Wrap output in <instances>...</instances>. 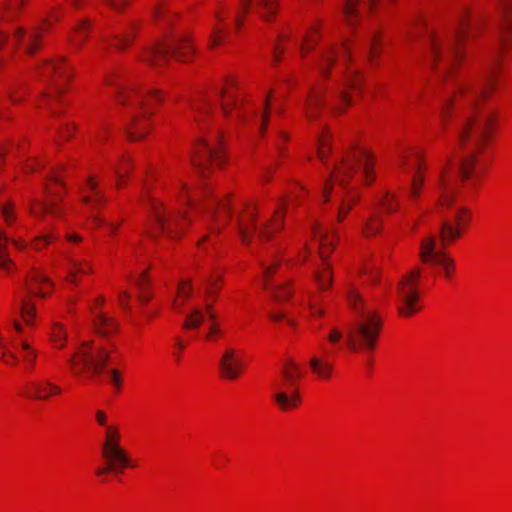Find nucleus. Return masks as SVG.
Masks as SVG:
<instances>
[{
  "mask_svg": "<svg viewBox=\"0 0 512 512\" xmlns=\"http://www.w3.org/2000/svg\"><path fill=\"white\" fill-rule=\"evenodd\" d=\"M346 297L354 313V319L347 329L346 344L356 352L373 351L382 329V319L376 310L365 304L353 287L347 289Z\"/></svg>",
  "mask_w": 512,
  "mask_h": 512,
  "instance_id": "nucleus-3",
  "label": "nucleus"
},
{
  "mask_svg": "<svg viewBox=\"0 0 512 512\" xmlns=\"http://www.w3.org/2000/svg\"><path fill=\"white\" fill-rule=\"evenodd\" d=\"M381 227V221L377 217L371 218L365 225V233L367 235L376 234Z\"/></svg>",
  "mask_w": 512,
  "mask_h": 512,
  "instance_id": "nucleus-47",
  "label": "nucleus"
},
{
  "mask_svg": "<svg viewBox=\"0 0 512 512\" xmlns=\"http://www.w3.org/2000/svg\"><path fill=\"white\" fill-rule=\"evenodd\" d=\"M205 312L203 309L196 307L193 308L186 316L183 322V328L186 330L198 329L204 322Z\"/></svg>",
  "mask_w": 512,
  "mask_h": 512,
  "instance_id": "nucleus-32",
  "label": "nucleus"
},
{
  "mask_svg": "<svg viewBox=\"0 0 512 512\" xmlns=\"http://www.w3.org/2000/svg\"><path fill=\"white\" fill-rule=\"evenodd\" d=\"M1 359L4 361V363L11 366L16 365L18 362V357L15 355V353L8 349H4Z\"/></svg>",
  "mask_w": 512,
  "mask_h": 512,
  "instance_id": "nucleus-53",
  "label": "nucleus"
},
{
  "mask_svg": "<svg viewBox=\"0 0 512 512\" xmlns=\"http://www.w3.org/2000/svg\"><path fill=\"white\" fill-rule=\"evenodd\" d=\"M343 337V332L337 327H332L328 334V340L332 344L338 343Z\"/></svg>",
  "mask_w": 512,
  "mask_h": 512,
  "instance_id": "nucleus-55",
  "label": "nucleus"
},
{
  "mask_svg": "<svg viewBox=\"0 0 512 512\" xmlns=\"http://www.w3.org/2000/svg\"><path fill=\"white\" fill-rule=\"evenodd\" d=\"M470 211L460 207L455 211L453 219H445L440 225L439 235L442 246L455 241L461 236L462 230L468 225Z\"/></svg>",
  "mask_w": 512,
  "mask_h": 512,
  "instance_id": "nucleus-17",
  "label": "nucleus"
},
{
  "mask_svg": "<svg viewBox=\"0 0 512 512\" xmlns=\"http://www.w3.org/2000/svg\"><path fill=\"white\" fill-rule=\"evenodd\" d=\"M354 201H355V198H353V197H348V198L342 200V202L339 206L338 215H337L338 221H342L345 218V216L351 210Z\"/></svg>",
  "mask_w": 512,
  "mask_h": 512,
  "instance_id": "nucleus-44",
  "label": "nucleus"
},
{
  "mask_svg": "<svg viewBox=\"0 0 512 512\" xmlns=\"http://www.w3.org/2000/svg\"><path fill=\"white\" fill-rule=\"evenodd\" d=\"M220 333V329L217 324L212 323L209 327V331L206 335V339H211L213 336L218 335Z\"/></svg>",
  "mask_w": 512,
  "mask_h": 512,
  "instance_id": "nucleus-63",
  "label": "nucleus"
},
{
  "mask_svg": "<svg viewBox=\"0 0 512 512\" xmlns=\"http://www.w3.org/2000/svg\"><path fill=\"white\" fill-rule=\"evenodd\" d=\"M248 218V221L238 219V232L241 241L246 245L250 243L254 234H257L261 241H266L270 239L273 232L283 227L284 216L279 209L275 211L274 219L261 228L256 225V214L254 212H250Z\"/></svg>",
  "mask_w": 512,
  "mask_h": 512,
  "instance_id": "nucleus-12",
  "label": "nucleus"
},
{
  "mask_svg": "<svg viewBox=\"0 0 512 512\" xmlns=\"http://www.w3.org/2000/svg\"><path fill=\"white\" fill-rule=\"evenodd\" d=\"M313 234L319 238V255L322 259L321 269L313 273V278L321 290L328 289L332 284L333 271L328 256L334 247V239L328 232H322L317 223L312 226Z\"/></svg>",
  "mask_w": 512,
  "mask_h": 512,
  "instance_id": "nucleus-13",
  "label": "nucleus"
},
{
  "mask_svg": "<svg viewBox=\"0 0 512 512\" xmlns=\"http://www.w3.org/2000/svg\"><path fill=\"white\" fill-rule=\"evenodd\" d=\"M102 457L106 461V466L98 468L97 475L119 473L121 469L130 465L127 452L120 446V434L117 430L107 428L106 440L102 445Z\"/></svg>",
  "mask_w": 512,
  "mask_h": 512,
  "instance_id": "nucleus-9",
  "label": "nucleus"
},
{
  "mask_svg": "<svg viewBox=\"0 0 512 512\" xmlns=\"http://www.w3.org/2000/svg\"><path fill=\"white\" fill-rule=\"evenodd\" d=\"M324 94L323 88L314 86L310 89L304 104V111L308 119H314L318 110L323 106Z\"/></svg>",
  "mask_w": 512,
  "mask_h": 512,
  "instance_id": "nucleus-24",
  "label": "nucleus"
},
{
  "mask_svg": "<svg viewBox=\"0 0 512 512\" xmlns=\"http://www.w3.org/2000/svg\"><path fill=\"white\" fill-rule=\"evenodd\" d=\"M497 12L498 46L489 67L479 79L452 82L441 108L444 126L449 117L456 120L458 144L466 153L458 170L463 180L470 178L477 163L476 153L485 148L496 126V111L484 100L496 86L504 46L512 38V1L497 0Z\"/></svg>",
  "mask_w": 512,
  "mask_h": 512,
  "instance_id": "nucleus-1",
  "label": "nucleus"
},
{
  "mask_svg": "<svg viewBox=\"0 0 512 512\" xmlns=\"http://www.w3.org/2000/svg\"><path fill=\"white\" fill-rule=\"evenodd\" d=\"M219 367L223 378L233 380L243 372L244 362L237 349L227 347L220 358Z\"/></svg>",
  "mask_w": 512,
  "mask_h": 512,
  "instance_id": "nucleus-19",
  "label": "nucleus"
},
{
  "mask_svg": "<svg viewBox=\"0 0 512 512\" xmlns=\"http://www.w3.org/2000/svg\"><path fill=\"white\" fill-rule=\"evenodd\" d=\"M420 258L424 263L432 262L441 266L446 277H449L454 269V261L444 251L436 250V239L432 235L421 242Z\"/></svg>",
  "mask_w": 512,
  "mask_h": 512,
  "instance_id": "nucleus-18",
  "label": "nucleus"
},
{
  "mask_svg": "<svg viewBox=\"0 0 512 512\" xmlns=\"http://www.w3.org/2000/svg\"><path fill=\"white\" fill-rule=\"evenodd\" d=\"M27 0H7L3 3L5 15L3 17L14 18L19 15L22 6Z\"/></svg>",
  "mask_w": 512,
  "mask_h": 512,
  "instance_id": "nucleus-37",
  "label": "nucleus"
},
{
  "mask_svg": "<svg viewBox=\"0 0 512 512\" xmlns=\"http://www.w3.org/2000/svg\"><path fill=\"white\" fill-rule=\"evenodd\" d=\"M42 36L41 27H35L31 33L29 34V39L27 44L25 45V51L28 54H34L36 50L39 48V40Z\"/></svg>",
  "mask_w": 512,
  "mask_h": 512,
  "instance_id": "nucleus-38",
  "label": "nucleus"
},
{
  "mask_svg": "<svg viewBox=\"0 0 512 512\" xmlns=\"http://www.w3.org/2000/svg\"><path fill=\"white\" fill-rule=\"evenodd\" d=\"M227 213L228 216H230V207L228 203L225 201H218L215 200L211 204H204V213L213 221L214 227L212 228L213 231L219 232L220 228L218 227L219 222V214Z\"/></svg>",
  "mask_w": 512,
  "mask_h": 512,
  "instance_id": "nucleus-27",
  "label": "nucleus"
},
{
  "mask_svg": "<svg viewBox=\"0 0 512 512\" xmlns=\"http://www.w3.org/2000/svg\"><path fill=\"white\" fill-rule=\"evenodd\" d=\"M69 273H68V276H67V281L71 282V283H76V277L75 275L77 273H80V274H85V273H88L89 272V268H84L83 267V263L78 261V260H75V259H70L69 260Z\"/></svg>",
  "mask_w": 512,
  "mask_h": 512,
  "instance_id": "nucleus-39",
  "label": "nucleus"
},
{
  "mask_svg": "<svg viewBox=\"0 0 512 512\" xmlns=\"http://www.w3.org/2000/svg\"><path fill=\"white\" fill-rule=\"evenodd\" d=\"M219 101L222 111L225 115H228L230 111L238 106V100L236 95L227 89H221L219 92Z\"/></svg>",
  "mask_w": 512,
  "mask_h": 512,
  "instance_id": "nucleus-33",
  "label": "nucleus"
},
{
  "mask_svg": "<svg viewBox=\"0 0 512 512\" xmlns=\"http://www.w3.org/2000/svg\"><path fill=\"white\" fill-rule=\"evenodd\" d=\"M359 83H360V78H359L358 72L353 71L347 77L345 85H346V88L356 89V88H358Z\"/></svg>",
  "mask_w": 512,
  "mask_h": 512,
  "instance_id": "nucleus-54",
  "label": "nucleus"
},
{
  "mask_svg": "<svg viewBox=\"0 0 512 512\" xmlns=\"http://www.w3.org/2000/svg\"><path fill=\"white\" fill-rule=\"evenodd\" d=\"M111 352L102 346H95L93 342H82L75 352L68 358V364L75 375L85 371L99 375L111 359Z\"/></svg>",
  "mask_w": 512,
  "mask_h": 512,
  "instance_id": "nucleus-7",
  "label": "nucleus"
},
{
  "mask_svg": "<svg viewBox=\"0 0 512 512\" xmlns=\"http://www.w3.org/2000/svg\"><path fill=\"white\" fill-rule=\"evenodd\" d=\"M359 3H360V0H345V2L343 4L342 13H343L345 22L349 26H354L356 24V21L359 17V11H358Z\"/></svg>",
  "mask_w": 512,
  "mask_h": 512,
  "instance_id": "nucleus-31",
  "label": "nucleus"
},
{
  "mask_svg": "<svg viewBox=\"0 0 512 512\" xmlns=\"http://www.w3.org/2000/svg\"><path fill=\"white\" fill-rule=\"evenodd\" d=\"M117 102L132 109L130 123L127 127L128 137L132 140H141L146 135L147 116L153 113L154 106L160 102L157 90L146 93L133 88H121L116 95Z\"/></svg>",
  "mask_w": 512,
  "mask_h": 512,
  "instance_id": "nucleus-4",
  "label": "nucleus"
},
{
  "mask_svg": "<svg viewBox=\"0 0 512 512\" xmlns=\"http://www.w3.org/2000/svg\"><path fill=\"white\" fill-rule=\"evenodd\" d=\"M24 288L27 295L21 299L20 311L24 322L32 325L36 316V307L30 296L47 297L51 293L53 283L40 272H33L25 279Z\"/></svg>",
  "mask_w": 512,
  "mask_h": 512,
  "instance_id": "nucleus-10",
  "label": "nucleus"
},
{
  "mask_svg": "<svg viewBox=\"0 0 512 512\" xmlns=\"http://www.w3.org/2000/svg\"><path fill=\"white\" fill-rule=\"evenodd\" d=\"M456 186L457 175H452L446 171L442 172L438 183L439 202L442 206L450 207L452 205Z\"/></svg>",
  "mask_w": 512,
  "mask_h": 512,
  "instance_id": "nucleus-20",
  "label": "nucleus"
},
{
  "mask_svg": "<svg viewBox=\"0 0 512 512\" xmlns=\"http://www.w3.org/2000/svg\"><path fill=\"white\" fill-rule=\"evenodd\" d=\"M368 57L372 62L374 58L377 56L378 51L380 49L379 35L377 32H373L370 34L368 39Z\"/></svg>",
  "mask_w": 512,
  "mask_h": 512,
  "instance_id": "nucleus-41",
  "label": "nucleus"
},
{
  "mask_svg": "<svg viewBox=\"0 0 512 512\" xmlns=\"http://www.w3.org/2000/svg\"><path fill=\"white\" fill-rule=\"evenodd\" d=\"M90 191L94 194V198L91 196H83L82 201L84 204L96 208L98 207L102 202L105 201V197L102 192H100L97 188L96 182L92 179H88L87 183Z\"/></svg>",
  "mask_w": 512,
  "mask_h": 512,
  "instance_id": "nucleus-35",
  "label": "nucleus"
},
{
  "mask_svg": "<svg viewBox=\"0 0 512 512\" xmlns=\"http://www.w3.org/2000/svg\"><path fill=\"white\" fill-rule=\"evenodd\" d=\"M220 281L219 278H216V277H207L205 279V283L207 285V288L205 290V294L206 295H211L213 293V288L216 287V285L218 284V282Z\"/></svg>",
  "mask_w": 512,
  "mask_h": 512,
  "instance_id": "nucleus-57",
  "label": "nucleus"
},
{
  "mask_svg": "<svg viewBox=\"0 0 512 512\" xmlns=\"http://www.w3.org/2000/svg\"><path fill=\"white\" fill-rule=\"evenodd\" d=\"M89 29L90 24L88 20L81 21L75 28V38L73 39L74 44H78V42L80 44L81 42H83L88 35Z\"/></svg>",
  "mask_w": 512,
  "mask_h": 512,
  "instance_id": "nucleus-42",
  "label": "nucleus"
},
{
  "mask_svg": "<svg viewBox=\"0 0 512 512\" xmlns=\"http://www.w3.org/2000/svg\"><path fill=\"white\" fill-rule=\"evenodd\" d=\"M29 397L35 400H48L52 395L59 394L61 387L47 379L33 381L29 385Z\"/></svg>",
  "mask_w": 512,
  "mask_h": 512,
  "instance_id": "nucleus-22",
  "label": "nucleus"
},
{
  "mask_svg": "<svg viewBox=\"0 0 512 512\" xmlns=\"http://www.w3.org/2000/svg\"><path fill=\"white\" fill-rule=\"evenodd\" d=\"M107 376L111 384L115 387V389L120 390L122 386V377L120 371L114 368L109 369L107 371Z\"/></svg>",
  "mask_w": 512,
  "mask_h": 512,
  "instance_id": "nucleus-45",
  "label": "nucleus"
},
{
  "mask_svg": "<svg viewBox=\"0 0 512 512\" xmlns=\"http://www.w3.org/2000/svg\"><path fill=\"white\" fill-rule=\"evenodd\" d=\"M482 29L480 17H471L464 13L451 33L442 35L431 32L428 37V64L446 77L462 59V44L465 39L477 36Z\"/></svg>",
  "mask_w": 512,
  "mask_h": 512,
  "instance_id": "nucleus-2",
  "label": "nucleus"
},
{
  "mask_svg": "<svg viewBox=\"0 0 512 512\" xmlns=\"http://www.w3.org/2000/svg\"><path fill=\"white\" fill-rule=\"evenodd\" d=\"M179 293L185 297V298H189L191 296V293H192V286L189 282H183L180 287H179Z\"/></svg>",
  "mask_w": 512,
  "mask_h": 512,
  "instance_id": "nucleus-58",
  "label": "nucleus"
},
{
  "mask_svg": "<svg viewBox=\"0 0 512 512\" xmlns=\"http://www.w3.org/2000/svg\"><path fill=\"white\" fill-rule=\"evenodd\" d=\"M192 109L193 111L196 113V114H204V113H207L208 110L210 109V104H209V101L208 100H203L202 103H199V104H195L192 106ZM195 121H199V117L198 115H195Z\"/></svg>",
  "mask_w": 512,
  "mask_h": 512,
  "instance_id": "nucleus-52",
  "label": "nucleus"
},
{
  "mask_svg": "<svg viewBox=\"0 0 512 512\" xmlns=\"http://www.w3.org/2000/svg\"><path fill=\"white\" fill-rule=\"evenodd\" d=\"M257 6L261 9V17L267 21L270 20V16L273 15L276 10L275 0H257Z\"/></svg>",
  "mask_w": 512,
  "mask_h": 512,
  "instance_id": "nucleus-40",
  "label": "nucleus"
},
{
  "mask_svg": "<svg viewBox=\"0 0 512 512\" xmlns=\"http://www.w3.org/2000/svg\"><path fill=\"white\" fill-rule=\"evenodd\" d=\"M193 53L194 48L190 40L186 36H176L148 47L144 50L141 59L150 66L159 67L168 62L170 56L185 62Z\"/></svg>",
  "mask_w": 512,
  "mask_h": 512,
  "instance_id": "nucleus-6",
  "label": "nucleus"
},
{
  "mask_svg": "<svg viewBox=\"0 0 512 512\" xmlns=\"http://www.w3.org/2000/svg\"><path fill=\"white\" fill-rule=\"evenodd\" d=\"M356 167L362 169L367 183L373 181L374 176L371 171V158L369 153L364 149L356 150L345 157L340 164L335 166L329 179L326 181L323 187V199L325 202L329 200L333 183L335 182L345 187L347 180L352 176Z\"/></svg>",
  "mask_w": 512,
  "mask_h": 512,
  "instance_id": "nucleus-5",
  "label": "nucleus"
},
{
  "mask_svg": "<svg viewBox=\"0 0 512 512\" xmlns=\"http://www.w3.org/2000/svg\"><path fill=\"white\" fill-rule=\"evenodd\" d=\"M8 237L0 232V269L10 272L15 266L14 262L7 254Z\"/></svg>",
  "mask_w": 512,
  "mask_h": 512,
  "instance_id": "nucleus-34",
  "label": "nucleus"
},
{
  "mask_svg": "<svg viewBox=\"0 0 512 512\" xmlns=\"http://www.w3.org/2000/svg\"><path fill=\"white\" fill-rule=\"evenodd\" d=\"M283 383L288 388L292 389L291 394L286 391L278 390L274 395L273 399L282 410L293 409L297 407L301 400L298 390L295 388V379L300 377L299 367L292 361L289 360L282 371Z\"/></svg>",
  "mask_w": 512,
  "mask_h": 512,
  "instance_id": "nucleus-15",
  "label": "nucleus"
},
{
  "mask_svg": "<svg viewBox=\"0 0 512 512\" xmlns=\"http://www.w3.org/2000/svg\"><path fill=\"white\" fill-rule=\"evenodd\" d=\"M19 346L23 351V361L27 364V369L31 370L34 367L37 351L34 350L26 340H21Z\"/></svg>",
  "mask_w": 512,
  "mask_h": 512,
  "instance_id": "nucleus-36",
  "label": "nucleus"
},
{
  "mask_svg": "<svg viewBox=\"0 0 512 512\" xmlns=\"http://www.w3.org/2000/svg\"><path fill=\"white\" fill-rule=\"evenodd\" d=\"M45 192L49 199L45 202H40L38 209L34 208L33 205L29 208L30 213L35 217L43 218L46 213H50L55 216L59 215V209L57 208L56 201L51 198L53 192L48 187L45 188Z\"/></svg>",
  "mask_w": 512,
  "mask_h": 512,
  "instance_id": "nucleus-29",
  "label": "nucleus"
},
{
  "mask_svg": "<svg viewBox=\"0 0 512 512\" xmlns=\"http://www.w3.org/2000/svg\"><path fill=\"white\" fill-rule=\"evenodd\" d=\"M340 54L343 55L345 61L349 58L350 46L348 42H345L341 49L330 48L321 56V60L317 64L321 75L328 77L330 67L335 64Z\"/></svg>",
  "mask_w": 512,
  "mask_h": 512,
  "instance_id": "nucleus-21",
  "label": "nucleus"
},
{
  "mask_svg": "<svg viewBox=\"0 0 512 512\" xmlns=\"http://www.w3.org/2000/svg\"><path fill=\"white\" fill-rule=\"evenodd\" d=\"M330 153V149L327 145V138L326 136H321L319 139V145H318V157L325 161L327 155Z\"/></svg>",
  "mask_w": 512,
  "mask_h": 512,
  "instance_id": "nucleus-49",
  "label": "nucleus"
},
{
  "mask_svg": "<svg viewBox=\"0 0 512 512\" xmlns=\"http://www.w3.org/2000/svg\"><path fill=\"white\" fill-rule=\"evenodd\" d=\"M222 33H223V31L220 28L214 27L212 29V32H211V35L209 38V45L211 48H214L221 43Z\"/></svg>",
  "mask_w": 512,
  "mask_h": 512,
  "instance_id": "nucleus-51",
  "label": "nucleus"
},
{
  "mask_svg": "<svg viewBox=\"0 0 512 512\" xmlns=\"http://www.w3.org/2000/svg\"><path fill=\"white\" fill-rule=\"evenodd\" d=\"M419 156H415L413 161L408 159L407 157H403L400 162V167L403 170L415 169L416 174L412 178L410 194L412 197L416 198L420 194L421 187L423 185V178L419 175L420 167L418 165Z\"/></svg>",
  "mask_w": 512,
  "mask_h": 512,
  "instance_id": "nucleus-25",
  "label": "nucleus"
},
{
  "mask_svg": "<svg viewBox=\"0 0 512 512\" xmlns=\"http://www.w3.org/2000/svg\"><path fill=\"white\" fill-rule=\"evenodd\" d=\"M129 298L130 295L128 292H120L119 293V304L123 309H129Z\"/></svg>",
  "mask_w": 512,
  "mask_h": 512,
  "instance_id": "nucleus-60",
  "label": "nucleus"
},
{
  "mask_svg": "<svg viewBox=\"0 0 512 512\" xmlns=\"http://www.w3.org/2000/svg\"><path fill=\"white\" fill-rule=\"evenodd\" d=\"M93 325L98 334L103 337H108L115 333L117 330V324L115 320L103 313H94Z\"/></svg>",
  "mask_w": 512,
  "mask_h": 512,
  "instance_id": "nucleus-26",
  "label": "nucleus"
},
{
  "mask_svg": "<svg viewBox=\"0 0 512 512\" xmlns=\"http://www.w3.org/2000/svg\"><path fill=\"white\" fill-rule=\"evenodd\" d=\"M1 213L5 220V222L10 225L14 219H16V215L14 213V205L12 203H8L1 207Z\"/></svg>",
  "mask_w": 512,
  "mask_h": 512,
  "instance_id": "nucleus-46",
  "label": "nucleus"
},
{
  "mask_svg": "<svg viewBox=\"0 0 512 512\" xmlns=\"http://www.w3.org/2000/svg\"><path fill=\"white\" fill-rule=\"evenodd\" d=\"M283 53V50L279 47V45H276L274 47L273 51V61L274 63H277L279 61L280 55Z\"/></svg>",
  "mask_w": 512,
  "mask_h": 512,
  "instance_id": "nucleus-64",
  "label": "nucleus"
},
{
  "mask_svg": "<svg viewBox=\"0 0 512 512\" xmlns=\"http://www.w3.org/2000/svg\"><path fill=\"white\" fill-rule=\"evenodd\" d=\"M26 35V31L23 28H18L14 34V41L16 45L22 44V41Z\"/></svg>",
  "mask_w": 512,
  "mask_h": 512,
  "instance_id": "nucleus-62",
  "label": "nucleus"
},
{
  "mask_svg": "<svg viewBox=\"0 0 512 512\" xmlns=\"http://www.w3.org/2000/svg\"><path fill=\"white\" fill-rule=\"evenodd\" d=\"M110 7L113 9L120 11L122 7L126 4L127 0H104Z\"/></svg>",
  "mask_w": 512,
  "mask_h": 512,
  "instance_id": "nucleus-61",
  "label": "nucleus"
},
{
  "mask_svg": "<svg viewBox=\"0 0 512 512\" xmlns=\"http://www.w3.org/2000/svg\"><path fill=\"white\" fill-rule=\"evenodd\" d=\"M136 30L137 25L135 23H130L122 32L115 33L113 35V39L115 40L114 46L118 50H124L130 45Z\"/></svg>",
  "mask_w": 512,
  "mask_h": 512,
  "instance_id": "nucleus-30",
  "label": "nucleus"
},
{
  "mask_svg": "<svg viewBox=\"0 0 512 512\" xmlns=\"http://www.w3.org/2000/svg\"><path fill=\"white\" fill-rule=\"evenodd\" d=\"M312 372L320 379H329L333 373V365L321 356L313 355L309 360Z\"/></svg>",
  "mask_w": 512,
  "mask_h": 512,
  "instance_id": "nucleus-28",
  "label": "nucleus"
},
{
  "mask_svg": "<svg viewBox=\"0 0 512 512\" xmlns=\"http://www.w3.org/2000/svg\"><path fill=\"white\" fill-rule=\"evenodd\" d=\"M37 73L43 80L51 81L53 91L44 93L40 100V106L47 107L52 115L56 116L58 112L54 109V102L61 99L63 87L61 82H65L70 77V67L65 63L62 57L47 60L41 66L37 67Z\"/></svg>",
  "mask_w": 512,
  "mask_h": 512,
  "instance_id": "nucleus-8",
  "label": "nucleus"
},
{
  "mask_svg": "<svg viewBox=\"0 0 512 512\" xmlns=\"http://www.w3.org/2000/svg\"><path fill=\"white\" fill-rule=\"evenodd\" d=\"M394 201V195H390L387 192L381 199V205L387 210V212L392 213L397 210V205L394 204Z\"/></svg>",
  "mask_w": 512,
  "mask_h": 512,
  "instance_id": "nucleus-48",
  "label": "nucleus"
},
{
  "mask_svg": "<svg viewBox=\"0 0 512 512\" xmlns=\"http://www.w3.org/2000/svg\"><path fill=\"white\" fill-rule=\"evenodd\" d=\"M314 43H315V41H314V39L312 38V36H311V35H306V37H305V42H304V44H302V45H301V47H300V52H301V54H302V55H304V53H305L307 50H309L310 48H312V47H313Z\"/></svg>",
  "mask_w": 512,
  "mask_h": 512,
  "instance_id": "nucleus-59",
  "label": "nucleus"
},
{
  "mask_svg": "<svg viewBox=\"0 0 512 512\" xmlns=\"http://www.w3.org/2000/svg\"><path fill=\"white\" fill-rule=\"evenodd\" d=\"M52 341L56 347L62 348L65 344L66 334L60 325H55L52 331Z\"/></svg>",
  "mask_w": 512,
  "mask_h": 512,
  "instance_id": "nucleus-43",
  "label": "nucleus"
},
{
  "mask_svg": "<svg viewBox=\"0 0 512 512\" xmlns=\"http://www.w3.org/2000/svg\"><path fill=\"white\" fill-rule=\"evenodd\" d=\"M191 162L198 173L204 177L210 166L221 164L224 156L218 146L206 139H199Z\"/></svg>",
  "mask_w": 512,
  "mask_h": 512,
  "instance_id": "nucleus-16",
  "label": "nucleus"
},
{
  "mask_svg": "<svg viewBox=\"0 0 512 512\" xmlns=\"http://www.w3.org/2000/svg\"><path fill=\"white\" fill-rule=\"evenodd\" d=\"M420 273V270L415 268L402 276L397 284V310L403 317H409L419 310L417 305L419 300L417 283Z\"/></svg>",
  "mask_w": 512,
  "mask_h": 512,
  "instance_id": "nucleus-11",
  "label": "nucleus"
},
{
  "mask_svg": "<svg viewBox=\"0 0 512 512\" xmlns=\"http://www.w3.org/2000/svg\"><path fill=\"white\" fill-rule=\"evenodd\" d=\"M136 284L137 286L140 288L141 290V293L139 295V299L140 301L146 303L149 301L150 299V295L146 294L144 289H145V285H146V274L143 273L140 278L136 281Z\"/></svg>",
  "mask_w": 512,
  "mask_h": 512,
  "instance_id": "nucleus-50",
  "label": "nucleus"
},
{
  "mask_svg": "<svg viewBox=\"0 0 512 512\" xmlns=\"http://www.w3.org/2000/svg\"><path fill=\"white\" fill-rule=\"evenodd\" d=\"M51 242V236L50 235H43V236H39L37 237L34 241H33V248L36 249V250H40L42 249V247H44L45 245L49 244Z\"/></svg>",
  "mask_w": 512,
  "mask_h": 512,
  "instance_id": "nucleus-56",
  "label": "nucleus"
},
{
  "mask_svg": "<svg viewBox=\"0 0 512 512\" xmlns=\"http://www.w3.org/2000/svg\"><path fill=\"white\" fill-rule=\"evenodd\" d=\"M151 209L155 227L170 238L180 235L190 222L185 214L167 213L163 205L156 201L151 202Z\"/></svg>",
  "mask_w": 512,
  "mask_h": 512,
  "instance_id": "nucleus-14",
  "label": "nucleus"
},
{
  "mask_svg": "<svg viewBox=\"0 0 512 512\" xmlns=\"http://www.w3.org/2000/svg\"><path fill=\"white\" fill-rule=\"evenodd\" d=\"M263 267V288L270 291L272 296L277 301H283L291 295V290L286 285L272 286L270 283V276L276 267V263L266 264L262 262Z\"/></svg>",
  "mask_w": 512,
  "mask_h": 512,
  "instance_id": "nucleus-23",
  "label": "nucleus"
}]
</instances>
